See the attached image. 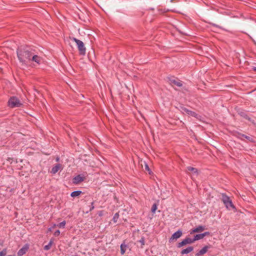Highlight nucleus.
<instances>
[{
  "label": "nucleus",
  "mask_w": 256,
  "mask_h": 256,
  "mask_svg": "<svg viewBox=\"0 0 256 256\" xmlns=\"http://www.w3.org/2000/svg\"><path fill=\"white\" fill-rule=\"evenodd\" d=\"M187 170L192 172L194 174H198V170L192 166L187 167Z\"/></svg>",
  "instance_id": "412c9836"
},
{
  "label": "nucleus",
  "mask_w": 256,
  "mask_h": 256,
  "mask_svg": "<svg viewBox=\"0 0 256 256\" xmlns=\"http://www.w3.org/2000/svg\"><path fill=\"white\" fill-rule=\"evenodd\" d=\"M82 193V192L80 190L74 191L70 194V196L73 198L76 197L80 196Z\"/></svg>",
  "instance_id": "a211bd4d"
},
{
  "label": "nucleus",
  "mask_w": 256,
  "mask_h": 256,
  "mask_svg": "<svg viewBox=\"0 0 256 256\" xmlns=\"http://www.w3.org/2000/svg\"><path fill=\"white\" fill-rule=\"evenodd\" d=\"M169 82L172 86H176L178 87L182 86V84L180 80H177L174 78H169Z\"/></svg>",
  "instance_id": "6e6552de"
},
{
  "label": "nucleus",
  "mask_w": 256,
  "mask_h": 256,
  "mask_svg": "<svg viewBox=\"0 0 256 256\" xmlns=\"http://www.w3.org/2000/svg\"><path fill=\"white\" fill-rule=\"evenodd\" d=\"M72 40L76 43L80 54L84 55L86 54V48L84 47V42L82 40L75 38H73Z\"/></svg>",
  "instance_id": "f03ea898"
},
{
  "label": "nucleus",
  "mask_w": 256,
  "mask_h": 256,
  "mask_svg": "<svg viewBox=\"0 0 256 256\" xmlns=\"http://www.w3.org/2000/svg\"><path fill=\"white\" fill-rule=\"evenodd\" d=\"M238 138H240V139H242V140H243V138H245L250 141L252 140V138H250L248 136H247L245 134H238Z\"/></svg>",
  "instance_id": "dca6fc26"
},
{
  "label": "nucleus",
  "mask_w": 256,
  "mask_h": 256,
  "mask_svg": "<svg viewBox=\"0 0 256 256\" xmlns=\"http://www.w3.org/2000/svg\"><path fill=\"white\" fill-rule=\"evenodd\" d=\"M156 209H157V206L156 204H154L152 206L151 211L152 213H155Z\"/></svg>",
  "instance_id": "5701e85b"
},
{
  "label": "nucleus",
  "mask_w": 256,
  "mask_h": 256,
  "mask_svg": "<svg viewBox=\"0 0 256 256\" xmlns=\"http://www.w3.org/2000/svg\"><path fill=\"white\" fill-rule=\"evenodd\" d=\"M60 231L59 230H56L54 234L55 236H58L60 234Z\"/></svg>",
  "instance_id": "a878e982"
},
{
  "label": "nucleus",
  "mask_w": 256,
  "mask_h": 256,
  "mask_svg": "<svg viewBox=\"0 0 256 256\" xmlns=\"http://www.w3.org/2000/svg\"><path fill=\"white\" fill-rule=\"evenodd\" d=\"M205 230V226H199L198 227L193 228L190 232V234L194 232H200L204 231Z\"/></svg>",
  "instance_id": "f8f14e48"
},
{
  "label": "nucleus",
  "mask_w": 256,
  "mask_h": 256,
  "mask_svg": "<svg viewBox=\"0 0 256 256\" xmlns=\"http://www.w3.org/2000/svg\"><path fill=\"white\" fill-rule=\"evenodd\" d=\"M31 60L34 62L38 64H40L42 62V59L40 56H38L34 52H32L31 56Z\"/></svg>",
  "instance_id": "423d86ee"
},
{
  "label": "nucleus",
  "mask_w": 256,
  "mask_h": 256,
  "mask_svg": "<svg viewBox=\"0 0 256 256\" xmlns=\"http://www.w3.org/2000/svg\"><path fill=\"white\" fill-rule=\"evenodd\" d=\"M7 256H15V255H8Z\"/></svg>",
  "instance_id": "72a5a7b5"
},
{
  "label": "nucleus",
  "mask_w": 256,
  "mask_h": 256,
  "mask_svg": "<svg viewBox=\"0 0 256 256\" xmlns=\"http://www.w3.org/2000/svg\"><path fill=\"white\" fill-rule=\"evenodd\" d=\"M222 200L228 209L230 210L235 208V207L232 200H230V198L226 194H222Z\"/></svg>",
  "instance_id": "7ed1b4c3"
},
{
  "label": "nucleus",
  "mask_w": 256,
  "mask_h": 256,
  "mask_svg": "<svg viewBox=\"0 0 256 256\" xmlns=\"http://www.w3.org/2000/svg\"><path fill=\"white\" fill-rule=\"evenodd\" d=\"M145 168L148 172H150V168H149V167H148V165L147 164H146ZM149 173L150 174V172H149Z\"/></svg>",
  "instance_id": "7c9ffc66"
},
{
  "label": "nucleus",
  "mask_w": 256,
  "mask_h": 256,
  "mask_svg": "<svg viewBox=\"0 0 256 256\" xmlns=\"http://www.w3.org/2000/svg\"><path fill=\"white\" fill-rule=\"evenodd\" d=\"M8 103L10 108L19 107L22 104L20 100L15 96L10 98Z\"/></svg>",
  "instance_id": "20e7f679"
},
{
  "label": "nucleus",
  "mask_w": 256,
  "mask_h": 256,
  "mask_svg": "<svg viewBox=\"0 0 256 256\" xmlns=\"http://www.w3.org/2000/svg\"><path fill=\"white\" fill-rule=\"evenodd\" d=\"M193 250H194V248L192 246H190L185 249H183L181 251L180 254H188L192 252Z\"/></svg>",
  "instance_id": "2eb2a0df"
},
{
  "label": "nucleus",
  "mask_w": 256,
  "mask_h": 256,
  "mask_svg": "<svg viewBox=\"0 0 256 256\" xmlns=\"http://www.w3.org/2000/svg\"><path fill=\"white\" fill-rule=\"evenodd\" d=\"M62 168V165L60 164H56L53 166L51 170V173L52 174H56Z\"/></svg>",
  "instance_id": "4468645a"
},
{
  "label": "nucleus",
  "mask_w": 256,
  "mask_h": 256,
  "mask_svg": "<svg viewBox=\"0 0 256 256\" xmlns=\"http://www.w3.org/2000/svg\"><path fill=\"white\" fill-rule=\"evenodd\" d=\"M182 234V231L180 230H178L174 234H172L171 238H170V241H172L174 240H177L180 238Z\"/></svg>",
  "instance_id": "0eeeda50"
},
{
  "label": "nucleus",
  "mask_w": 256,
  "mask_h": 256,
  "mask_svg": "<svg viewBox=\"0 0 256 256\" xmlns=\"http://www.w3.org/2000/svg\"><path fill=\"white\" fill-rule=\"evenodd\" d=\"M6 249H3L0 252V256H5L6 254Z\"/></svg>",
  "instance_id": "b1692460"
},
{
  "label": "nucleus",
  "mask_w": 256,
  "mask_h": 256,
  "mask_svg": "<svg viewBox=\"0 0 256 256\" xmlns=\"http://www.w3.org/2000/svg\"><path fill=\"white\" fill-rule=\"evenodd\" d=\"M94 208V202H91V206L90 208V211L92 210Z\"/></svg>",
  "instance_id": "c756f323"
},
{
  "label": "nucleus",
  "mask_w": 256,
  "mask_h": 256,
  "mask_svg": "<svg viewBox=\"0 0 256 256\" xmlns=\"http://www.w3.org/2000/svg\"><path fill=\"white\" fill-rule=\"evenodd\" d=\"M84 178L80 174H78L74 178L72 182L74 184H77L84 181Z\"/></svg>",
  "instance_id": "9d476101"
},
{
  "label": "nucleus",
  "mask_w": 256,
  "mask_h": 256,
  "mask_svg": "<svg viewBox=\"0 0 256 256\" xmlns=\"http://www.w3.org/2000/svg\"><path fill=\"white\" fill-rule=\"evenodd\" d=\"M212 25L213 26H215V27L218 28H222L221 26H220L217 25V24H212Z\"/></svg>",
  "instance_id": "2f4dec72"
},
{
  "label": "nucleus",
  "mask_w": 256,
  "mask_h": 256,
  "mask_svg": "<svg viewBox=\"0 0 256 256\" xmlns=\"http://www.w3.org/2000/svg\"><path fill=\"white\" fill-rule=\"evenodd\" d=\"M53 242H54L53 240H50V241L49 242L48 244L44 246V250H49L51 248V247L53 244Z\"/></svg>",
  "instance_id": "f3484780"
},
{
  "label": "nucleus",
  "mask_w": 256,
  "mask_h": 256,
  "mask_svg": "<svg viewBox=\"0 0 256 256\" xmlns=\"http://www.w3.org/2000/svg\"><path fill=\"white\" fill-rule=\"evenodd\" d=\"M118 216H119V214L118 213L115 214L113 218V220L114 222H116V220L118 218Z\"/></svg>",
  "instance_id": "393cba45"
},
{
  "label": "nucleus",
  "mask_w": 256,
  "mask_h": 256,
  "mask_svg": "<svg viewBox=\"0 0 256 256\" xmlns=\"http://www.w3.org/2000/svg\"><path fill=\"white\" fill-rule=\"evenodd\" d=\"M203 236L202 235V234H197L194 236V238H193L194 242L196 240H198L201 239H202Z\"/></svg>",
  "instance_id": "aec40b11"
},
{
  "label": "nucleus",
  "mask_w": 256,
  "mask_h": 256,
  "mask_svg": "<svg viewBox=\"0 0 256 256\" xmlns=\"http://www.w3.org/2000/svg\"><path fill=\"white\" fill-rule=\"evenodd\" d=\"M127 247V246L122 244L120 245V253L122 255L124 254L126 252V248Z\"/></svg>",
  "instance_id": "6ab92c4d"
},
{
  "label": "nucleus",
  "mask_w": 256,
  "mask_h": 256,
  "mask_svg": "<svg viewBox=\"0 0 256 256\" xmlns=\"http://www.w3.org/2000/svg\"><path fill=\"white\" fill-rule=\"evenodd\" d=\"M210 233L208 232H206L202 233V235L203 236V238H204V236H206L210 235Z\"/></svg>",
  "instance_id": "bb28decb"
},
{
  "label": "nucleus",
  "mask_w": 256,
  "mask_h": 256,
  "mask_svg": "<svg viewBox=\"0 0 256 256\" xmlns=\"http://www.w3.org/2000/svg\"><path fill=\"white\" fill-rule=\"evenodd\" d=\"M56 224H54L53 226L50 227V228H49L48 229V230L49 232H50L52 231V229L54 228V227H56Z\"/></svg>",
  "instance_id": "c85d7f7f"
},
{
  "label": "nucleus",
  "mask_w": 256,
  "mask_h": 256,
  "mask_svg": "<svg viewBox=\"0 0 256 256\" xmlns=\"http://www.w3.org/2000/svg\"><path fill=\"white\" fill-rule=\"evenodd\" d=\"M66 222L65 220L62 221L60 222L58 224H56V226L59 228H64L66 226Z\"/></svg>",
  "instance_id": "4be33fe9"
},
{
  "label": "nucleus",
  "mask_w": 256,
  "mask_h": 256,
  "mask_svg": "<svg viewBox=\"0 0 256 256\" xmlns=\"http://www.w3.org/2000/svg\"><path fill=\"white\" fill-rule=\"evenodd\" d=\"M194 242L193 238H186L183 240L181 242H178V244L177 247L180 248L187 244H191Z\"/></svg>",
  "instance_id": "39448f33"
},
{
  "label": "nucleus",
  "mask_w": 256,
  "mask_h": 256,
  "mask_svg": "<svg viewBox=\"0 0 256 256\" xmlns=\"http://www.w3.org/2000/svg\"><path fill=\"white\" fill-rule=\"evenodd\" d=\"M252 70H253L254 71H256V67L254 66V67L252 68Z\"/></svg>",
  "instance_id": "473e14b6"
},
{
  "label": "nucleus",
  "mask_w": 256,
  "mask_h": 256,
  "mask_svg": "<svg viewBox=\"0 0 256 256\" xmlns=\"http://www.w3.org/2000/svg\"><path fill=\"white\" fill-rule=\"evenodd\" d=\"M33 50L28 48H18L17 50V55L20 62L22 64L31 61V56Z\"/></svg>",
  "instance_id": "f257e3e1"
},
{
  "label": "nucleus",
  "mask_w": 256,
  "mask_h": 256,
  "mask_svg": "<svg viewBox=\"0 0 256 256\" xmlns=\"http://www.w3.org/2000/svg\"><path fill=\"white\" fill-rule=\"evenodd\" d=\"M209 246H208L203 247L196 254V256H200L201 255L205 254L209 248Z\"/></svg>",
  "instance_id": "ddd939ff"
},
{
  "label": "nucleus",
  "mask_w": 256,
  "mask_h": 256,
  "mask_svg": "<svg viewBox=\"0 0 256 256\" xmlns=\"http://www.w3.org/2000/svg\"><path fill=\"white\" fill-rule=\"evenodd\" d=\"M139 242L141 243L142 245L143 246L144 244V238H142Z\"/></svg>",
  "instance_id": "cd10ccee"
},
{
  "label": "nucleus",
  "mask_w": 256,
  "mask_h": 256,
  "mask_svg": "<svg viewBox=\"0 0 256 256\" xmlns=\"http://www.w3.org/2000/svg\"><path fill=\"white\" fill-rule=\"evenodd\" d=\"M182 110L184 112H186L188 115L193 116V117H194V118H198V114L196 113L195 112L185 108H182Z\"/></svg>",
  "instance_id": "9b49d317"
},
{
  "label": "nucleus",
  "mask_w": 256,
  "mask_h": 256,
  "mask_svg": "<svg viewBox=\"0 0 256 256\" xmlns=\"http://www.w3.org/2000/svg\"><path fill=\"white\" fill-rule=\"evenodd\" d=\"M59 160V158H56V161H58Z\"/></svg>",
  "instance_id": "f704fd0d"
},
{
  "label": "nucleus",
  "mask_w": 256,
  "mask_h": 256,
  "mask_svg": "<svg viewBox=\"0 0 256 256\" xmlns=\"http://www.w3.org/2000/svg\"><path fill=\"white\" fill-rule=\"evenodd\" d=\"M28 249V246L25 244L22 248H21L18 252V256H22L24 254Z\"/></svg>",
  "instance_id": "1a4fd4ad"
}]
</instances>
